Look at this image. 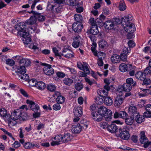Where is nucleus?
<instances>
[{
    "label": "nucleus",
    "mask_w": 151,
    "mask_h": 151,
    "mask_svg": "<svg viewBox=\"0 0 151 151\" xmlns=\"http://www.w3.org/2000/svg\"><path fill=\"white\" fill-rule=\"evenodd\" d=\"M19 24L20 25L19 27V30L18 32V33L21 36L25 38L26 40L25 44H28V42H30L31 40V39L28 37L29 33L27 31L25 23L23 22H21Z\"/></svg>",
    "instance_id": "f257e3e1"
},
{
    "label": "nucleus",
    "mask_w": 151,
    "mask_h": 151,
    "mask_svg": "<svg viewBox=\"0 0 151 151\" xmlns=\"http://www.w3.org/2000/svg\"><path fill=\"white\" fill-rule=\"evenodd\" d=\"M98 111L104 117L106 121H111L112 118V112L110 110L104 106H101L99 108Z\"/></svg>",
    "instance_id": "f03ea898"
},
{
    "label": "nucleus",
    "mask_w": 151,
    "mask_h": 151,
    "mask_svg": "<svg viewBox=\"0 0 151 151\" xmlns=\"http://www.w3.org/2000/svg\"><path fill=\"white\" fill-rule=\"evenodd\" d=\"M0 116L7 122L9 126H13L14 124L11 120L10 114L7 112V111L4 108L0 109Z\"/></svg>",
    "instance_id": "7ed1b4c3"
},
{
    "label": "nucleus",
    "mask_w": 151,
    "mask_h": 151,
    "mask_svg": "<svg viewBox=\"0 0 151 151\" xmlns=\"http://www.w3.org/2000/svg\"><path fill=\"white\" fill-rule=\"evenodd\" d=\"M119 136L122 139L127 140L130 137L129 129L127 126H125L119 129Z\"/></svg>",
    "instance_id": "20e7f679"
},
{
    "label": "nucleus",
    "mask_w": 151,
    "mask_h": 151,
    "mask_svg": "<svg viewBox=\"0 0 151 151\" xmlns=\"http://www.w3.org/2000/svg\"><path fill=\"white\" fill-rule=\"evenodd\" d=\"M18 111L17 112V111H14L12 113L11 115L10 116L11 120L12 122V123L14 124V125L15 124L13 122L12 120L15 121L18 119L23 120L25 119V118L23 117V116L26 115V114L24 113H19Z\"/></svg>",
    "instance_id": "39448f33"
},
{
    "label": "nucleus",
    "mask_w": 151,
    "mask_h": 151,
    "mask_svg": "<svg viewBox=\"0 0 151 151\" xmlns=\"http://www.w3.org/2000/svg\"><path fill=\"white\" fill-rule=\"evenodd\" d=\"M68 127L70 130L75 134H78L81 132L82 130V127L80 124L78 123H74L72 124H68Z\"/></svg>",
    "instance_id": "423d86ee"
},
{
    "label": "nucleus",
    "mask_w": 151,
    "mask_h": 151,
    "mask_svg": "<svg viewBox=\"0 0 151 151\" xmlns=\"http://www.w3.org/2000/svg\"><path fill=\"white\" fill-rule=\"evenodd\" d=\"M66 134H64L63 136H62L61 134L56 135L55 137L53 138V139L55 140V141L52 142L51 143V145L54 146L59 145L60 144V142L62 140H63V142H65L66 141Z\"/></svg>",
    "instance_id": "0eeeda50"
},
{
    "label": "nucleus",
    "mask_w": 151,
    "mask_h": 151,
    "mask_svg": "<svg viewBox=\"0 0 151 151\" xmlns=\"http://www.w3.org/2000/svg\"><path fill=\"white\" fill-rule=\"evenodd\" d=\"M140 141L141 143L144 144L143 147L145 148H147L150 145V143L148 142V139L146 137L145 132L142 131L140 134Z\"/></svg>",
    "instance_id": "6e6552de"
},
{
    "label": "nucleus",
    "mask_w": 151,
    "mask_h": 151,
    "mask_svg": "<svg viewBox=\"0 0 151 151\" xmlns=\"http://www.w3.org/2000/svg\"><path fill=\"white\" fill-rule=\"evenodd\" d=\"M122 25L124 30L129 34L132 33L135 30L134 25L132 23H126V24Z\"/></svg>",
    "instance_id": "1a4fd4ad"
},
{
    "label": "nucleus",
    "mask_w": 151,
    "mask_h": 151,
    "mask_svg": "<svg viewBox=\"0 0 151 151\" xmlns=\"http://www.w3.org/2000/svg\"><path fill=\"white\" fill-rule=\"evenodd\" d=\"M42 65L45 66L43 68V71L45 74L49 76L53 74L54 70L52 68L51 65L45 63H42Z\"/></svg>",
    "instance_id": "9d476101"
},
{
    "label": "nucleus",
    "mask_w": 151,
    "mask_h": 151,
    "mask_svg": "<svg viewBox=\"0 0 151 151\" xmlns=\"http://www.w3.org/2000/svg\"><path fill=\"white\" fill-rule=\"evenodd\" d=\"M110 90V87L104 86L103 88L99 89L97 91V93L99 96H101L104 98L106 97L108 95V91Z\"/></svg>",
    "instance_id": "9b49d317"
},
{
    "label": "nucleus",
    "mask_w": 151,
    "mask_h": 151,
    "mask_svg": "<svg viewBox=\"0 0 151 151\" xmlns=\"http://www.w3.org/2000/svg\"><path fill=\"white\" fill-rule=\"evenodd\" d=\"M26 103L29 104L31 110L34 112H37L40 110V107L39 105L32 101L27 100Z\"/></svg>",
    "instance_id": "f8f14e48"
},
{
    "label": "nucleus",
    "mask_w": 151,
    "mask_h": 151,
    "mask_svg": "<svg viewBox=\"0 0 151 151\" xmlns=\"http://www.w3.org/2000/svg\"><path fill=\"white\" fill-rule=\"evenodd\" d=\"M83 28L82 23L75 22L72 24V29L75 32L78 33L81 32Z\"/></svg>",
    "instance_id": "ddd939ff"
},
{
    "label": "nucleus",
    "mask_w": 151,
    "mask_h": 151,
    "mask_svg": "<svg viewBox=\"0 0 151 151\" xmlns=\"http://www.w3.org/2000/svg\"><path fill=\"white\" fill-rule=\"evenodd\" d=\"M104 26L106 29L111 30L114 28L115 27V23L112 21L107 20L104 22Z\"/></svg>",
    "instance_id": "4468645a"
},
{
    "label": "nucleus",
    "mask_w": 151,
    "mask_h": 151,
    "mask_svg": "<svg viewBox=\"0 0 151 151\" xmlns=\"http://www.w3.org/2000/svg\"><path fill=\"white\" fill-rule=\"evenodd\" d=\"M93 119L96 121L99 122L101 121L102 119L103 116L98 112H93L92 113Z\"/></svg>",
    "instance_id": "2eb2a0df"
},
{
    "label": "nucleus",
    "mask_w": 151,
    "mask_h": 151,
    "mask_svg": "<svg viewBox=\"0 0 151 151\" xmlns=\"http://www.w3.org/2000/svg\"><path fill=\"white\" fill-rule=\"evenodd\" d=\"M127 113L124 111H120L119 113L116 111L114 114V117L115 118L120 117L125 119L127 117Z\"/></svg>",
    "instance_id": "dca6fc26"
},
{
    "label": "nucleus",
    "mask_w": 151,
    "mask_h": 151,
    "mask_svg": "<svg viewBox=\"0 0 151 151\" xmlns=\"http://www.w3.org/2000/svg\"><path fill=\"white\" fill-rule=\"evenodd\" d=\"M82 110V108L80 106L75 107L73 109L74 116H81L83 114Z\"/></svg>",
    "instance_id": "f3484780"
},
{
    "label": "nucleus",
    "mask_w": 151,
    "mask_h": 151,
    "mask_svg": "<svg viewBox=\"0 0 151 151\" xmlns=\"http://www.w3.org/2000/svg\"><path fill=\"white\" fill-rule=\"evenodd\" d=\"M133 19L132 15H128L122 18V25L125 24L126 23H131L130 21Z\"/></svg>",
    "instance_id": "a211bd4d"
},
{
    "label": "nucleus",
    "mask_w": 151,
    "mask_h": 151,
    "mask_svg": "<svg viewBox=\"0 0 151 151\" xmlns=\"http://www.w3.org/2000/svg\"><path fill=\"white\" fill-rule=\"evenodd\" d=\"M99 32L98 27L96 26H91L90 30L87 32V33L93 35L97 34Z\"/></svg>",
    "instance_id": "6ab92c4d"
},
{
    "label": "nucleus",
    "mask_w": 151,
    "mask_h": 151,
    "mask_svg": "<svg viewBox=\"0 0 151 151\" xmlns=\"http://www.w3.org/2000/svg\"><path fill=\"white\" fill-rule=\"evenodd\" d=\"M128 112L133 117L139 113L137 111V108L134 106H129L128 108Z\"/></svg>",
    "instance_id": "aec40b11"
},
{
    "label": "nucleus",
    "mask_w": 151,
    "mask_h": 151,
    "mask_svg": "<svg viewBox=\"0 0 151 151\" xmlns=\"http://www.w3.org/2000/svg\"><path fill=\"white\" fill-rule=\"evenodd\" d=\"M81 37L78 36H76L74 39V41L72 44L73 46L76 48H77L80 43Z\"/></svg>",
    "instance_id": "412c9836"
},
{
    "label": "nucleus",
    "mask_w": 151,
    "mask_h": 151,
    "mask_svg": "<svg viewBox=\"0 0 151 151\" xmlns=\"http://www.w3.org/2000/svg\"><path fill=\"white\" fill-rule=\"evenodd\" d=\"M111 62L113 63H119L121 60L120 56L116 54L113 55L111 58Z\"/></svg>",
    "instance_id": "4be33fe9"
},
{
    "label": "nucleus",
    "mask_w": 151,
    "mask_h": 151,
    "mask_svg": "<svg viewBox=\"0 0 151 151\" xmlns=\"http://www.w3.org/2000/svg\"><path fill=\"white\" fill-rule=\"evenodd\" d=\"M146 76L144 72L141 71H138L135 74L136 78L141 80H143L145 78Z\"/></svg>",
    "instance_id": "5701e85b"
},
{
    "label": "nucleus",
    "mask_w": 151,
    "mask_h": 151,
    "mask_svg": "<svg viewBox=\"0 0 151 151\" xmlns=\"http://www.w3.org/2000/svg\"><path fill=\"white\" fill-rule=\"evenodd\" d=\"M17 70L15 71L19 75V74H20V75L25 74L26 71L25 67L22 65L17 67Z\"/></svg>",
    "instance_id": "b1692460"
},
{
    "label": "nucleus",
    "mask_w": 151,
    "mask_h": 151,
    "mask_svg": "<svg viewBox=\"0 0 151 151\" xmlns=\"http://www.w3.org/2000/svg\"><path fill=\"white\" fill-rule=\"evenodd\" d=\"M123 102V98L121 96H117L114 101V105L115 106L118 107Z\"/></svg>",
    "instance_id": "393cba45"
},
{
    "label": "nucleus",
    "mask_w": 151,
    "mask_h": 151,
    "mask_svg": "<svg viewBox=\"0 0 151 151\" xmlns=\"http://www.w3.org/2000/svg\"><path fill=\"white\" fill-rule=\"evenodd\" d=\"M19 63L21 65L22 64V65L24 66L25 65L27 66L30 64L31 61L29 59L23 58L20 60Z\"/></svg>",
    "instance_id": "a878e982"
},
{
    "label": "nucleus",
    "mask_w": 151,
    "mask_h": 151,
    "mask_svg": "<svg viewBox=\"0 0 151 151\" xmlns=\"http://www.w3.org/2000/svg\"><path fill=\"white\" fill-rule=\"evenodd\" d=\"M141 90L143 91V92L142 93H140L139 94V95L142 97L145 96L148 94L151 95V91L149 89H144L143 88H141Z\"/></svg>",
    "instance_id": "bb28decb"
},
{
    "label": "nucleus",
    "mask_w": 151,
    "mask_h": 151,
    "mask_svg": "<svg viewBox=\"0 0 151 151\" xmlns=\"http://www.w3.org/2000/svg\"><path fill=\"white\" fill-rule=\"evenodd\" d=\"M75 20L76 23H82L83 18L82 15L79 14H76L74 16Z\"/></svg>",
    "instance_id": "cd10ccee"
},
{
    "label": "nucleus",
    "mask_w": 151,
    "mask_h": 151,
    "mask_svg": "<svg viewBox=\"0 0 151 151\" xmlns=\"http://www.w3.org/2000/svg\"><path fill=\"white\" fill-rule=\"evenodd\" d=\"M116 126L114 124H112L108 127V131L111 133H114L116 132L117 130Z\"/></svg>",
    "instance_id": "c85d7f7f"
},
{
    "label": "nucleus",
    "mask_w": 151,
    "mask_h": 151,
    "mask_svg": "<svg viewBox=\"0 0 151 151\" xmlns=\"http://www.w3.org/2000/svg\"><path fill=\"white\" fill-rule=\"evenodd\" d=\"M36 87L40 90H43L46 87V86L45 83L41 81L37 82Z\"/></svg>",
    "instance_id": "c756f323"
},
{
    "label": "nucleus",
    "mask_w": 151,
    "mask_h": 151,
    "mask_svg": "<svg viewBox=\"0 0 151 151\" xmlns=\"http://www.w3.org/2000/svg\"><path fill=\"white\" fill-rule=\"evenodd\" d=\"M133 117H135V120L138 123H141L144 121L143 117L142 116L139 115V113Z\"/></svg>",
    "instance_id": "7c9ffc66"
},
{
    "label": "nucleus",
    "mask_w": 151,
    "mask_h": 151,
    "mask_svg": "<svg viewBox=\"0 0 151 151\" xmlns=\"http://www.w3.org/2000/svg\"><path fill=\"white\" fill-rule=\"evenodd\" d=\"M126 83L128 84L131 86H134L136 85V82L135 81H134L132 78H128L126 80Z\"/></svg>",
    "instance_id": "2f4dec72"
},
{
    "label": "nucleus",
    "mask_w": 151,
    "mask_h": 151,
    "mask_svg": "<svg viewBox=\"0 0 151 151\" xmlns=\"http://www.w3.org/2000/svg\"><path fill=\"white\" fill-rule=\"evenodd\" d=\"M125 120L126 123L128 125H132L134 121V118L132 116L127 117L125 118Z\"/></svg>",
    "instance_id": "473e14b6"
},
{
    "label": "nucleus",
    "mask_w": 151,
    "mask_h": 151,
    "mask_svg": "<svg viewBox=\"0 0 151 151\" xmlns=\"http://www.w3.org/2000/svg\"><path fill=\"white\" fill-rule=\"evenodd\" d=\"M104 103L107 106H111L113 104V101L110 97H106L104 99Z\"/></svg>",
    "instance_id": "72a5a7b5"
},
{
    "label": "nucleus",
    "mask_w": 151,
    "mask_h": 151,
    "mask_svg": "<svg viewBox=\"0 0 151 151\" xmlns=\"http://www.w3.org/2000/svg\"><path fill=\"white\" fill-rule=\"evenodd\" d=\"M122 88L124 91L129 92L131 90L132 86L131 85L124 83L123 85Z\"/></svg>",
    "instance_id": "f704fd0d"
},
{
    "label": "nucleus",
    "mask_w": 151,
    "mask_h": 151,
    "mask_svg": "<svg viewBox=\"0 0 151 151\" xmlns=\"http://www.w3.org/2000/svg\"><path fill=\"white\" fill-rule=\"evenodd\" d=\"M119 69L120 71L122 72L126 71L127 70V66L124 63L121 64L119 66Z\"/></svg>",
    "instance_id": "c9c22d12"
},
{
    "label": "nucleus",
    "mask_w": 151,
    "mask_h": 151,
    "mask_svg": "<svg viewBox=\"0 0 151 151\" xmlns=\"http://www.w3.org/2000/svg\"><path fill=\"white\" fill-rule=\"evenodd\" d=\"M104 98L101 96H97L95 99V102L97 104H101L103 102Z\"/></svg>",
    "instance_id": "e433bc0d"
},
{
    "label": "nucleus",
    "mask_w": 151,
    "mask_h": 151,
    "mask_svg": "<svg viewBox=\"0 0 151 151\" xmlns=\"http://www.w3.org/2000/svg\"><path fill=\"white\" fill-rule=\"evenodd\" d=\"M88 65L87 63L85 62L83 63V69L81 70L84 71L87 74H89L90 73L88 68Z\"/></svg>",
    "instance_id": "4c0bfd02"
},
{
    "label": "nucleus",
    "mask_w": 151,
    "mask_h": 151,
    "mask_svg": "<svg viewBox=\"0 0 151 151\" xmlns=\"http://www.w3.org/2000/svg\"><path fill=\"white\" fill-rule=\"evenodd\" d=\"M126 6L124 0H122L120 1L119 6V9L121 11H123L126 9Z\"/></svg>",
    "instance_id": "58836bf2"
},
{
    "label": "nucleus",
    "mask_w": 151,
    "mask_h": 151,
    "mask_svg": "<svg viewBox=\"0 0 151 151\" xmlns=\"http://www.w3.org/2000/svg\"><path fill=\"white\" fill-rule=\"evenodd\" d=\"M36 20L35 17H31L26 22L28 24H33L36 23Z\"/></svg>",
    "instance_id": "ea45409f"
},
{
    "label": "nucleus",
    "mask_w": 151,
    "mask_h": 151,
    "mask_svg": "<svg viewBox=\"0 0 151 151\" xmlns=\"http://www.w3.org/2000/svg\"><path fill=\"white\" fill-rule=\"evenodd\" d=\"M36 146L35 144L29 142H26L24 145V147L27 149L32 148Z\"/></svg>",
    "instance_id": "a19ab883"
},
{
    "label": "nucleus",
    "mask_w": 151,
    "mask_h": 151,
    "mask_svg": "<svg viewBox=\"0 0 151 151\" xmlns=\"http://www.w3.org/2000/svg\"><path fill=\"white\" fill-rule=\"evenodd\" d=\"M40 1V0H29L28 1L29 3V4H32V5L31 6V9H34L36 3L39 2Z\"/></svg>",
    "instance_id": "79ce46f5"
},
{
    "label": "nucleus",
    "mask_w": 151,
    "mask_h": 151,
    "mask_svg": "<svg viewBox=\"0 0 151 151\" xmlns=\"http://www.w3.org/2000/svg\"><path fill=\"white\" fill-rule=\"evenodd\" d=\"M65 99V98L62 95H61L60 96H58L56 98V101L59 104H62L64 102Z\"/></svg>",
    "instance_id": "37998d69"
},
{
    "label": "nucleus",
    "mask_w": 151,
    "mask_h": 151,
    "mask_svg": "<svg viewBox=\"0 0 151 151\" xmlns=\"http://www.w3.org/2000/svg\"><path fill=\"white\" fill-rule=\"evenodd\" d=\"M107 45V42L104 40H100L99 42V45L100 48H103Z\"/></svg>",
    "instance_id": "c03bdc74"
},
{
    "label": "nucleus",
    "mask_w": 151,
    "mask_h": 151,
    "mask_svg": "<svg viewBox=\"0 0 151 151\" xmlns=\"http://www.w3.org/2000/svg\"><path fill=\"white\" fill-rule=\"evenodd\" d=\"M88 37L90 39L91 41L93 42L92 44L94 46L96 45V43L95 42L96 40V38L94 35H89Z\"/></svg>",
    "instance_id": "a18cd8bd"
},
{
    "label": "nucleus",
    "mask_w": 151,
    "mask_h": 151,
    "mask_svg": "<svg viewBox=\"0 0 151 151\" xmlns=\"http://www.w3.org/2000/svg\"><path fill=\"white\" fill-rule=\"evenodd\" d=\"M47 88L48 90L51 92L55 91L56 88L55 86L52 84L48 85Z\"/></svg>",
    "instance_id": "49530a36"
},
{
    "label": "nucleus",
    "mask_w": 151,
    "mask_h": 151,
    "mask_svg": "<svg viewBox=\"0 0 151 151\" xmlns=\"http://www.w3.org/2000/svg\"><path fill=\"white\" fill-rule=\"evenodd\" d=\"M114 80V79L112 78H110V79L106 78L104 80V82L106 84L105 86H107L109 87H110L109 85L110 83H111Z\"/></svg>",
    "instance_id": "de8ad7c7"
},
{
    "label": "nucleus",
    "mask_w": 151,
    "mask_h": 151,
    "mask_svg": "<svg viewBox=\"0 0 151 151\" xmlns=\"http://www.w3.org/2000/svg\"><path fill=\"white\" fill-rule=\"evenodd\" d=\"M19 77L21 79H23L24 80L27 81L29 79V77L28 75L27 74H23L19 75Z\"/></svg>",
    "instance_id": "09e8293b"
},
{
    "label": "nucleus",
    "mask_w": 151,
    "mask_h": 151,
    "mask_svg": "<svg viewBox=\"0 0 151 151\" xmlns=\"http://www.w3.org/2000/svg\"><path fill=\"white\" fill-rule=\"evenodd\" d=\"M75 88L78 91H80L83 88V85L81 83H77L75 85Z\"/></svg>",
    "instance_id": "8fccbe9b"
},
{
    "label": "nucleus",
    "mask_w": 151,
    "mask_h": 151,
    "mask_svg": "<svg viewBox=\"0 0 151 151\" xmlns=\"http://www.w3.org/2000/svg\"><path fill=\"white\" fill-rule=\"evenodd\" d=\"M73 52L67 48V58H71L73 57Z\"/></svg>",
    "instance_id": "3c124183"
},
{
    "label": "nucleus",
    "mask_w": 151,
    "mask_h": 151,
    "mask_svg": "<svg viewBox=\"0 0 151 151\" xmlns=\"http://www.w3.org/2000/svg\"><path fill=\"white\" fill-rule=\"evenodd\" d=\"M99 58V59H104L105 56V54L103 52H99L97 53V55Z\"/></svg>",
    "instance_id": "603ef678"
},
{
    "label": "nucleus",
    "mask_w": 151,
    "mask_h": 151,
    "mask_svg": "<svg viewBox=\"0 0 151 151\" xmlns=\"http://www.w3.org/2000/svg\"><path fill=\"white\" fill-rule=\"evenodd\" d=\"M37 27L36 25L29 26L28 28V30L29 31L28 32L29 34L30 33H32V31L34 32L36 30Z\"/></svg>",
    "instance_id": "864d4df0"
},
{
    "label": "nucleus",
    "mask_w": 151,
    "mask_h": 151,
    "mask_svg": "<svg viewBox=\"0 0 151 151\" xmlns=\"http://www.w3.org/2000/svg\"><path fill=\"white\" fill-rule=\"evenodd\" d=\"M29 85L32 86H35L37 82L34 79H32L29 81Z\"/></svg>",
    "instance_id": "5fc2aeb1"
},
{
    "label": "nucleus",
    "mask_w": 151,
    "mask_h": 151,
    "mask_svg": "<svg viewBox=\"0 0 151 151\" xmlns=\"http://www.w3.org/2000/svg\"><path fill=\"white\" fill-rule=\"evenodd\" d=\"M83 10V8L82 6L77 5L76 7V11L78 13L82 12Z\"/></svg>",
    "instance_id": "6e6d98bb"
},
{
    "label": "nucleus",
    "mask_w": 151,
    "mask_h": 151,
    "mask_svg": "<svg viewBox=\"0 0 151 151\" xmlns=\"http://www.w3.org/2000/svg\"><path fill=\"white\" fill-rule=\"evenodd\" d=\"M76 0H67V4L70 6H74L76 5Z\"/></svg>",
    "instance_id": "4d7b16f0"
},
{
    "label": "nucleus",
    "mask_w": 151,
    "mask_h": 151,
    "mask_svg": "<svg viewBox=\"0 0 151 151\" xmlns=\"http://www.w3.org/2000/svg\"><path fill=\"white\" fill-rule=\"evenodd\" d=\"M144 72L146 76L148 74H150L151 73V67H148L146 68L144 70Z\"/></svg>",
    "instance_id": "13d9d810"
},
{
    "label": "nucleus",
    "mask_w": 151,
    "mask_h": 151,
    "mask_svg": "<svg viewBox=\"0 0 151 151\" xmlns=\"http://www.w3.org/2000/svg\"><path fill=\"white\" fill-rule=\"evenodd\" d=\"M6 64L11 66H13L15 63V62L12 60L8 59L6 61Z\"/></svg>",
    "instance_id": "bf43d9fd"
},
{
    "label": "nucleus",
    "mask_w": 151,
    "mask_h": 151,
    "mask_svg": "<svg viewBox=\"0 0 151 151\" xmlns=\"http://www.w3.org/2000/svg\"><path fill=\"white\" fill-rule=\"evenodd\" d=\"M60 108V106L58 103L55 104L53 106V109L55 111L59 110Z\"/></svg>",
    "instance_id": "052dcab7"
},
{
    "label": "nucleus",
    "mask_w": 151,
    "mask_h": 151,
    "mask_svg": "<svg viewBox=\"0 0 151 151\" xmlns=\"http://www.w3.org/2000/svg\"><path fill=\"white\" fill-rule=\"evenodd\" d=\"M51 8V10L53 12L58 13L60 12V10L57 7L56 8L55 5H52Z\"/></svg>",
    "instance_id": "680f3d73"
},
{
    "label": "nucleus",
    "mask_w": 151,
    "mask_h": 151,
    "mask_svg": "<svg viewBox=\"0 0 151 151\" xmlns=\"http://www.w3.org/2000/svg\"><path fill=\"white\" fill-rule=\"evenodd\" d=\"M56 74L58 77L61 78H63L65 76V74L61 72H57Z\"/></svg>",
    "instance_id": "e2e57ef3"
},
{
    "label": "nucleus",
    "mask_w": 151,
    "mask_h": 151,
    "mask_svg": "<svg viewBox=\"0 0 151 151\" xmlns=\"http://www.w3.org/2000/svg\"><path fill=\"white\" fill-rule=\"evenodd\" d=\"M2 130L4 133L5 134H7L10 137L12 138L14 140V138L12 137V134L7 132L6 129H2Z\"/></svg>",
    "instance_id": "0e129e2a"
},
{
    "label": "nucleus",
    "mask_w": 151,
    "mask_h": 151,
    "mask_svg": "<svg viewBox=\"0 0 151 151\" xmlns=\"http://www.w3.org/2000/svg\"><path fill=\"white\" fill-rule=\"evenodd\" d=\"M120 57L121 58V60L123 62L127 61V57L125 54H121Z\"/></svg>",
    "instance_id": "69168bd1"
},
{
    "label": "nucleus",
    "mask_w": 151,
    "mask_h": 151,
    "mask_svg": "<svg viewBox=\"0 0 151 151\" xmlns=\"http://www.w3.org/2000/svg\"><path fill=\"white\" fill-rule=\"evenodd\" d=\"M142 85H148L150 83V80L148 78H145L143 80Z\"/></svg>",
    "instance_id": "338daca9"
},
{
    "label": "nucleus",
    "mask_w": 151,
    "mask_h": 151,
    "mask_svg": "<svg viewBox=\"0 0 151 151\" xmlns=\"http://www.w3.org/2000/svg\"><path fill=\"white\" fill-rule=\"evenodd\" d=\"M100 125L101 127L103 129H105L107 128L108 127L107 124L105 122H101Z\"/></svg>",
    "instance_id": "774afa93"
}]
</instances>
